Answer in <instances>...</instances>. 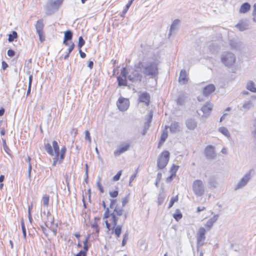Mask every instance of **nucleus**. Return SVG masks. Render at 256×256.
I'll list each match as a JSON object with an SVG mask.
<instances>
[{
    "label": "nucleus",
    "instance_id": "f3484780",
    "mask_svg": "<svg viewBox=\"0 0 256 256\" xmlns=\"http://www.w3.org/2000/svg\"><path fill=\"white\" fill-rule=\"evenodd\" d=\"M168 136V134L167 130H164L161 134L160 140H159L158 148H160L162 144H164V142L166 140Z\"/></svg>",
    "mask_w": 256,
    "mask_h": 256
},
{
    "label": "nucleus",
    "instance_id": "603ef678",
    "mask_svg": "<svg viewBox=\"0 0 256 256\" xmlns=\"http://www.w3.org/2000/svg\"><path fill=\"white\" fill-rule=\"evenodd\" d=\"M253 126L254 128V130L252 132V134H255L256 136V118L254 120Z\"/></svg>",
    "mask_w": 256,
    "mask_h": 256
},
{
    "label": "nucleus",
    "instance_id": "9b49d317",
    "mask_svg": "<svg viewBox=\"0 0 256 256\" xmlns=\"http://www.w3.org/2000/svg\"><path fill=\"white\" fill-rule=\"evenodd\" d=\"M189 78L188 74L185 70H182L180 74L178 82L182 84H186L188 82Z\"/></svg>",
    "mask_w": 256,
    "mask_h": 256
},
{
    "label": "nucleus",
    "instance_id": "69168bd1",
    "mask_svg": "<svg viewBox=\"0 0 256 256\" xmlns=\"http://www.w3.org/2000/svg\"><path fill=\"white\" fill-rule=\"evenodd\" d=\"M4 113V109L3 108H1L0 109V116H3Z\"/></svg>",
    "mask_w": 256,
    "mask_h": 256
},
{
    "label": "nucleus",
    "instance_id": "f257e3e1",
    "mask_svg": "<svg viewBox=\"0 0 256 256\" xmlns=\"http://www.w3.org/2000/svg\"><path fill=\"white\" fill-rule=\"evenodd\" d=\"M103 208L105 209L104 214L103 220L106 224V228L108 231H112V234H114L116 238L120 236L122 226L118 225V220L120 217H122L124 220L127 218V214L124 210L117 204L116 199L110 200V207L114 208L112 212H110L108 208H106V204L104 201L102 202Z\"/></svg>",
    "mask_w": 256,
    "mask_h": 256
},
{
    "label": "nucleus",
    "instance_id": "e433bc0d",
    "mask_svg": "<svg viewBox=\"0 0 256 256\" xmlns=\"http://www.w3.org/2000/svg\"><path fill=\"white\" fill-rule=\"evenodd\" d=\"M85 44V41L82 36L78 38V47L79 49L82 48V46Z\"/></svg>",
    "mask_w": 256,
    "mask_h": 256
},
{
    "label": "nucleus",
    "instance_id": "5701e85b",
    "mask_svg": "<svg viewBox=\"0 0 256 256\" xmlns=\"http://www.w3.org/2000/svg\"><path fill=\"white\" fill-rule=\"evenodd\" d=\"M218 131L224 135L227 138H230V134L228 130V128L224 126L220 127L218 128Z\"/></svg>",
    "mask_w": 256,
    "mask_h": 256
},
{
    "label": "nucleus",
    "instance_id": "1a4fd4ad",
    "mask_svg": "<svg viewBox=\"0 0 256 256\" xmlns=\"http://www.w3.org/2000/svg\"><path fill=\"white\" fill-rule=\"evenodd\" d=\"M130 105V102L128 99L124 98H118L117 102V106L118 109L121 111L126 110Z\"/></svg>",
    "mask_w": 256,
    "mask_h": 256
},
{
    "label": "nucleus",
    "instance_id": "2eb2a0df",
    "mask_svg": "<svg viewBox=\"0 0 256 256\" xmlns=\"http://www.w3.org/2000/svg\"><path fill=\"white\" fill-rule=\"evenodd\" d=\"M248 24L246 20H240L239 22L236 25V27L240 31H244L248 28Z\"/></svg>",
    "mask_w": 256,
    "mask_h": 256
},
{
    "label": "nucleus",
    "instance_id": "f03ea898",
    "mask_svg": "<svg viewBox=\"0 0 256 256\" xmlns=\"http://www.w3.org/2000/svg\"><path fill=\"white\" fill-rule=\"evenodd\" d=\"M52 146L49 143L45 145L46 152L50 156H54L56 160L62 161L64 158L66 148V146L62 148L60 152L59 146L56 141L54 140L52 142Z\"/></svg>",
    "mask_w": 256,
    "mask_h": 256
},
{
    "label": "nucleus",
    "instance_id": "f704fd0d",
    "mask_svg": "<svg viewBox=\"0 0 256 256\" xmlns=\"http://www.w3.org/2000/svg\"><path fill=\"white\" fill-rule=\"evenodd\" d=\"M27 162L28 164V176L29 178L30 177V173L32 169V166L30 162L31 158L30 156H28L27 158Z\"/></svg>",
    "mask_w": 256,
    "mask_h": 256
},
{
    "label": "nucleus",
    "instance_id": "c9c22d12",
    "mask_svg": "<svg viewBox=\"0 0 256 256\" xmlns=\"http://www.w3.org/2000/svg\"><path fill=\"white\" fill-rule=\"evenodd\" d=\"M110 196L111 198H116L118 195V190H112L109 192Z\"/></svg>",
    "mask_w": 256,
    "mask_h": 256
},
{
    "label": "nucleus",
    "instance_id": "20e7f679",
    "mask_svg": "<svg viewBox=\"0 0 256 256\" xmlns=\"http://www.w3.org/2000/svg\"><path fill=\"white\" fill-rule=\"evenodd\" d=\"M222 63L226 66L230 67L236 62V58L234 54L230 52H225L221 56Z\"/></svg>",
    "mask_w": 256,
    "mask_h": 256
},
{
    "label": "nucleus",
    "instance_id": "7ed1b4c3",
    "mask_svg": "<svg viewBox=\"0 0 256 256\" xmlns=\"http://www.w3.org/2000/svg\"><path fill=\"white\" fill-rule=\"evenodd\" d=\"M170 153L168 150H163L157 159V166L160 170L164 168L168 163Z\"/></svg>",
    "mask_w": 256,
    "mask_h": 256
},
{
    "label": "nucleus",
    "instance_id": "393cba45",
    "mask_svg": "<svg viewBox=\"0 0 256 256\" xmlns=\"http://www.w3.org/2000/svg\"><path fill=\"white\" fill-rule=\"evenodd\" d=\"M240 43L235 40H230V46L232 49L237 50L240 47Z\"/></svg>",
    "mask_w": 256,
    "mask_h": 256
},
{
    "label": "nucleus",
    "instance_id": "bb28decb",
    "mask_svg": "<svg viewBox=\"0 0 256 256\" xmlns=\"http://www.w3.org/2000/svg\"><path fill=\"white\" fill-rule=\"evenodd\" d=\"M246 88L252 92H256V88L254 83L252 81H249L247 83Z\"/></svg>",
    "mask_w": 256,
    "mask_h": 256
},
{
    "label": "nucleus",
    "instance_id": "a878e982",
    "mask_svg": "<svg viewBox=\"0 0 256 256\" xmlns=\"http://www.w3.org/2000/svg\"><path fill=\"white\" fill-rule=\"evenodd\" d=\"M216 157V154L214 150V147L209 145V160H214Z\"/></svg>",
    "mask_w": 256,
    "mask_h": 256
},
{
    "label": "nucleus",
    "instance_id": "473e14b6",
    "mask_svg": "<svg viewBox=\"0 0 256 256\" xmlns=\"http://www.w3.org/2000/svg\"><path fill=\"white\" fill-rule=\"evenodd\" d=\"M252 102L251 100L245 102L242 105V108L246 110H249L252 106Z\"/></svg>",
    "mask_w": 256,
    "mask_h": 256
},
{
    "label": "nucleus",
    "instance_id": "9d476101",
    "mask_svg": "<svg viewBox=\"0 0 256 256\" xmlns=\"http://www.w3.org/2000/svg\"><path fill=\"white\" fill-rule=\"evenodd\" d=\"M138 102L144 104L146 106L150 104V96L147 92H142L139 95Z\"/></svg>",
    "mask_w": 256,
    "mask_h": 256
},
{
    "label": "nucleus",
    "instance_id": "de8ad7c7",
    "mask_svg": "<svg viewBox=\"0 0 256 256\" xmlns=\"http://www.w3.org/2000/svg\"><path fill=\"white\" fill-rule=\"evenodd\" d=\"M96 185H97V186L98 187L100 191V192H102V193L104 192V188H103V187H102V185L101 184L100 182H97Z\"/></svg>",
    "mask_w": 256,
    "mask_h": 256
},
{
    "label": "nucleus",
    "instance_id": "6ab92c4d",
    "mask_svg": "<svg viewBox=\"0 0 256 256\" xmlns=\"http://www.w3.org/2000/svg\"><path fill=\"white\" fill-rule=\"evenodd\" d=\"M250 4L248 2H246L242 4L239 10V12L240 14H245L247 12L250 8Z\"/></svg>",
    "mask_w": 256,
    "mask_h": 256
},
{
    "label": "nucleus",
    "instance_id": "ea45409f",
    "mask_svg": "<svg viewBox=\"0 0 256 256\" xmlns=\"http://www.w3.org/2000/svg\"><path fill=\"white\" fill-rule=\"evenodd\" d=\"M152 117H153V112L151 110V111H150V112L148 114V120H147L148 126H150V124L152 120Z\"/></svg>",
    "mask_w": 256,
    "mask_h": 256
},
{
    "label": "nucleus",
    "instance_id": "423d86ee",
    "mask_svg": "<svg viewBox=\"0 0 256 256\" xmlns=\"http://www.w3.org/2000/svg\"><path fill=\"white\" fill-rule=\"evenodd\" d=\"M144 76H155L158 74V68L156 64H150L144 67L142 72Z\"/></svg>",
    "mask_w": 256,
    "mask_h": 256
},
{
    "label": "nucleus",
    "instance_id": "37998d69",
    "mask_svg": "<svg viewBox=\"0 0 256 256\" xmlns=\"http://www.w3.org/2000/svg\"><path fill=\"white\" fill-rule=\"evenodd\" d=\"M64 0H55L52 2V5L58 7L63 2Z\"/></svg>",
    "mask_w": 256,
    "mask_h": 256
},
{
    "label": "nucleus",
    "instance_id": "3c124183",
    "mask_svg": "<svg viewBox=\"0 0 256 256\" xmlns=\"http://www.w3.org/2000/svg\"><path fill=\"white\" fill-rule=\"evenodd\" d=\"M74 43L72 42V44L70 46L68 49V54H69L72 52V50H74Z\"/></svg>",
    "mask_w": 256,
    "mask_h": 256
},
{
    "label": "nucleus",
    "instance_id": "ddd939ff",
    "mask_svg": "<svg viewBox=\"0 0 256 256\" xmlns=\"http://www.w3.org/2000/svg\"><path fill=\"white\" fill-rule=\"evenodd\" d=\"M130 147V145L128 144H126L123 145H122L119 148L116 150L114 152V154L116 156H118L122 154L127 151Z\"/></svg>",
    "mask_w": 256,
    "mask_h": 256
},
{
    "label": "nucleus",
    "instance_id": "e2e57ef3",
    "mask_svg": "<svg viewBox=\"0 0 256 256\" xmlns=\"http://www.w3.org/2000/svg\"><path fill=\"white\" fill-rule=\"evenodd\" d=\"M94 66V63L92 61H90L88 62V66L90 68V69H92L93 68Z\"/></svg>",
    "mask_w": 256,
    "mask_h": 256
},
{
    "label": "nucleus",
    "instance_id": "72a5a7b5",
    "mask_svg": "<svg viewBox=\"0 0 256 256\" xmlns=\"http://www.w3.org/2000/svg\"><path fill=\"white\" fill-rule=\"evenodd\" d=\"M178 195H176V196L172 197L170 202L168 206V208H172L173 206L174 202H177L178 201Z\"/></svg>",
    "mask_w": 256,
    "mask_h": 256
},
{
    "label": "nucleus",
    "instance_id": "4d7b16f0",
    "mask_svg": "<svg viewBox=\"0 0 256 256\" xmlns=\"http://www.w3.org/2000/svg\"><path fill=\"white\" fill-rule=\"evenodd\" d=\"M128 202V199L126 198H124L122 200V206H124Z\"/></svg>",
    "mask_w": 256,
    "mask_h": 256
},
{
    "label": "nucleus",
    "instance_id": "6e6552de",
    "mask_svg": "<svg viewBox=\"0 0 256 256\" xmlns=\"http://www.w3.org/2000/svg\"><path fill=\"white\" fill-rule=\"evenodd\" d=\"M192 189L196 194H202L204 191L202 182L200 180H195L192 185Z\"/></svg>",
    "mask_w": 256,
    "mask_h": 256
},
{
    "label": "nucleus",
    "instance_id": "338daca9",
    "mask_svg": "<svg viewBox=\"0 0 256 256\" xmlns=\"http://www.w3.org/2000/svg\"><path fill=\"white\" fill-rule=\"evenodd\" d=\"M31 87L32 86H28V89L27 92H26L27 96H28L30 94Z\"/></svg>",
    "mask_w": 256,
    "mask_h": 256
},
{
    "label": "nucleus",
    "instance_id": "49530a36",
    "mask_svg": "<svg viewBox=\"0 0 256 256\" xmlns=\"http://www.w3.org/2000/svg\"><path fill=\"white\" fill-rule=\"evenodd\" d=\"M215 90V86L212 84H209V94Z\"/></svg>",
    "mask_w": 256,
    "mask_h": 256
},
{
    "label": "nucleus",
    "instance_id": "c85d7f7f",
    "mask_svg": "<svg viewBox=\"0 0 256 256\" xmlns=\"http://www.w3.org/2000/svg\"><path fill=\"white\" fill-rule=\"evenodd\" d=\"M50 196L48 194H44L42 198V201L44 206H48L49 205Z\"/></svg>",
    "mask_w": 256,
    "mask_h": 256
},
{
    "label": "nucleus",
    "instance_id": "aec40b11",
    "mask_svg": "<svg viewBox=\"0 0 256 256\" xmlns=\"http://www.w3.org/2000/svg\"><path fill=\"white\" fill-rule=\"evenodd\" d=\"M88 251V239H86L84 242V249L78 252L76 256H86Z\"/></svg>",
    "mask_w": 256,
    "mask_h": 256
},
{
    "label": "nucleus",
    "instance_id": "c756f323",
    "mask_svg": "<svg viewBox=\"0 0 256 256\" xmlns=\"http://www.w3.org/2000/svg\"><path fill=\"white\" fill-rule=\"evenodd\" d=\"M219 217L218 214H214L212 218L209 220V229L212 226L214 222H215Z\"/></svg>",
    "mask_w": 256,
    "mask_h": 256
},
{
    "label": "nucleus",
    "instance_id": "4468645a",
    "mask_svg": "<svg viewBox=\"0 0 256 256\" xmlns=\"http://www.w3.org/2000/svg\"><path fill=\"white\" fill-rule=\"evenodd\" d=\"M128 79L132 82L136 80H141L142 76L139 74L136 70L132 72V74L128 76Z\"/></svg>",
    "mask_w": 256,
    "mask_h": 256
},
{
    "label": "nucleus",
    "instance_id": "4be33fe9",
    "mask_svg": "<svg viewBox=\"0 0 256 256\" xmlns=\"http://www.w3.org/2000/svg\"><path fill=\"white\" fill-rule=\"evenodd\" d=\"M35 28L36 32L44 31V24L43 20L42 19L38 20L36 21V24H35Z\"/></svg>",
    "mask_w": 256,
    "mask_h": 256
},
{
    "label": "nucleus",
    "instance_id": "a211bd4d",
    "mask_svg": "<svg viewBox=\"0 0 256 256\" xmlns=\"http://www.w3.org/2000/svg\"><path fill=\"white\" fill-rule=\"evenodd\" d=\"M72 33L70 30H67L64 32V36L63 43L64 45L68 46V40H72Z\"/></svg>",
    "mask_w": 256,
    "mask_h": 256
},
{
    "label": "nucleus",
    "instance_id": "58836bf2",
    "mask_svg": "<svg viewBox=\"0 0 256 256\" xmlns=\"http://www.w3.org/2000/svg\"><path fill=\"white\" fill-rule=\"evenodd\" d=\"M122 174V170L118 171L117 174L112 178V180L114 182L118 181L120 180V177Z\"/></svg>",
    "mask_w": 256,
    "mask_h": 256
},
{
    "label": "nucleus",
    "instance_id": "39448f33",
    "mask_svg": "<svg viewBox=\"0 0 256 256\" xmlns=\"http://www.w3.org/2000/svg\"><path fill=\"white\" fill-rule=\"evenodd\" d=\"M251 178V174L250 172H247L244 176L238 182L234 188V190H238L244 188Z\"/></svg>",
    "mask_w": 256,
    "mask_h": 256
},
{
    "label": "nucleus",
    "instance_id": "79ce46f5",
    "mask_svg": "<svg viewBox=\"0 0 256 256\" xmlns=\"http://www.w3.org/2000/svg\"><path fill=\"white\" fill-rule=\"evenodd\" d=\"M85 139L87 140L90 144L92 142L90 133L88 130L85 131Z\"/></svg>",
    "mask_w": 256,
    "mask_h": 256
},
{
    "label": "nucleus",
    "instance_id": "a19ab883",
    "mask_svg": "<svg viewBox=\"0 0 256 256\" xmlns=\"http://www.w3.org/2000/svg\"><path fill=\"white\" fill-rule=\"evenodd\" d=\"M21 226H22V231L23 236L24 239H26V228L24 226V224L23 220H22L21 222Z\"/></svg>",
    "mask_w": 256,
    "mask_h": 256
},
{
    "label": "nucleus",
    "instance_id": "680f3d73",
    "mask_svg": "<svg viewBox=\"0 0 256 256\" xmlns=\"http://www.w3.org/2000/svg\"><path fill=\"white\" fill-rule=\"evenodd\" d=\"M0 134L2 136H4L5 134L6 130H5L4 128H0Z\"/></svg>",
    "mask_w": 256,
    "mask_h": 256
},
{
    "label": "nucleus",
    "instance_id": "c03bdc74",
    "mask_svg": "<svg viewBox=\"0 0 256 256\" xmlns=\"http://www.w3.org/2000/svg\"><path fill=\"white\" fill-rule=\"evenodd\" d=\"M134 0H130V1H129L128 2V3L126 4V7L125 8H124V10H123V12L124 13H126L127 12V11L128 10L130 6L132 5V2H133Z\"/></svg>",
    "mask_w": 256,
    "mask_h": 256
},
{
    "label": "nucleus",
    "instance_id": "0eeeda50",
    "mask_svg": "<svg viewBox=\"0 0 256 256\" xmlns=\"http://www.w3.org/2000/svg\"><path fill=\"white\" fill-rule=\"evenodd\" d=\"M127 74L128 70L126 68H122L120 70V74L116 77L118 86H126L127 85Z\"/></svg>",
    "mask_w": 256,
    "mask_h": 256
},
{
    "label": "nucleus",
    "instance_id": "bf43d9fd",
    "mask_svg": "<svg viewBox=\"0 0 256 256\" xmlns=\"http://www.w3.org/2000/svg\"><path fill=\"white\" fill-rule=\"evenodd\" d=\"M32 76L30 75L29 76V82H28V86H32Z\"/></svg>",
    "mask_w": 256,
    "mask_h": 256
},
{
    "label": "nucleus",
    "instance_id": "8fccbe9b",
    "mask_svg": "<svg viewBox=\"0 0 256 256\" xmlns=\"http://www.w3.org/2000/svg\"><path fill=\"white\" fill-rule=\"evenodd\" d=\"M162 174L161 173H158V175H157V181L156 183V186H158V182H160V180L162 179Z\"/></svg>",
    "mask_w": 256,
    "mask_h": 256
},
{
    "label": "nucleus",
    "instance_id": "cd10ccee",
    "mask_svg": "<svg viewBox=\"0 0 256 256\" xmlns=\"http://www.w3.org/2000/svg\"><path fill=\"white\" fill-rule=\"evenodd\" d=\"M218 184L217 180L215 178H211L209 180V188H216Z\"/></svg>",
    "mask_w": 256,
    "mask_h": 256
},
{
    "label": "nucleus",
    "instance_id": "864d4df0",
    "mask_svg": "<svg viewBox=\"0 0 256 256\" xmlns=\"http://www.w3.org/2000/svg\"><path fill=\"white\" fill-rule=\"evenodd\" d=\"M79 52L82 58H84L86 57V54L82 50L81 48L79 49Z\"/></svg>",
    "mask_w": 256,
    "mask_h": 256
},
{
    "label": "nucleus",
    "instance_id": "0e129e2a",
    "mask_svg": "<svg viewBox=\"0 0 256 256\" xmlns=\"http://www.w3.org/2000/svg\"><path fill=\"white\" fill-rule=\"evenodd\" d=\"M221 152L223 154H227V150L225 148H223L222 150H221Z\"/></svg>",
    "mask_w": 256,
    "mask_h": 256
},
{
    "label": "nucleus",
    "instance_id": "09e8293b",
    "mask_svg": "<svg viewBox=\"0 0 256 256\" xmlns=\"http://www.w3.org/2000/svg\"><path fill=\"white\" fill-rule=\"evenodd\" d=\"M14 54H15V52L12 50L10 49L8 50V55L9 56H10V57L14 56Z\"/></svg>",
    "mask_w": 256,
    "mask_h": 256
},
{
    "label": "nucleus",
    "instance_id": "052dcab7",
    "mask_svg": "<svg viewBox=\"0 0 256 256\" xmlns=\"http://www.w3.org/2000/svg\"><path fill=\"white\" fill-rule=\"evenodd\" d=\"M8 64L4 61L2 62V68L4 70H5L6 68H8Z\"/></svg>",
    "mask_w": 256,
    "mask_h": 256
},
{
    "label": "nucleus",
    "instance_id": "5fc2aeb1",
    "mask_svg": "<svg viewBox=\"0 0 256 256\" xmlns=\"http://www.w3.org/2000/svg\"><path fill=\"white\" fill-rule=\"evenodd\" d=\"M252 15L253 16H256V2L253 6V10L252 12Z\"/></svg>",
    "mask_w": 256,
    "mask_h": 256
},
{
    "label": "nucleus",
    "instance_id": "13d9d810",
    "mask_svg": "<svg viewBox=\"0 0 256 256\" xmlns=\"http://www.w3.org/2000/svg\"><path fill=\"white\" fill-rule=\"evenodd\" d=\"M204 210H206V208L204 207V206H198L197 208L198 212H200Z\"/></svg>",
    "mask_w": 256,
    "mask_h": 256
},
{
    "label": "nucleus",
    "instance_id": "6e6d98bb",
    "mask_svg": "<svg viewBox=\"0 0 256 256\" xmlns=\"http://www.w3.org/2000/svg\"><path fill=\"white\" fill-rule=\"evenodd\" d=\"M128 232H125L124 234H123V236H122V240H128Z\"/></svg>",
    "mask_w": 256,
    "mask_h": 256
},
{
    "label": "nucleus",
    "instance_id": "412c9836",
    "mask_svg": "<svg viewBox=\"0 0 256 256\" xmlns=\"http://www.w3.org/2000/svg\"><path fill=\"white\" fill-rule=\"evenodd\" d=\"M206 230L203 228H199L198 232V240L199 242L202 241L205 238Z\"/></svg>",
    "mask_w": 256,
    "mask_h": 256
},
{
    "label": "nucleus",
    "instance_id": "f8f14e48",
    "mask_svg": "<svg viewBox=\"0 0 256 256\" xmlns=\"http://www.w3.org/2000/svg\"><path fill=\"white\" fill-rule=\"evenodd\" d=\"M179 168L178 166H176L174 164H173L170 169V175L168 176L166 179V181L168 182H170L176 176V173Z\"/></svg>",
    "mask_w": 256,
    "mask_h": 256
},
{
    "label": "nucleus",
    "instance_id": "b1692460",
    "mask_svg": "<svg viewBox=\"0 0 256 256\" xmlns=\"http://www.w3.org/2000/svg\"><path fill=\"white\" fill-rule=\"evenodd\" d=\"M186 125L187 128L190 130H194L196 126V122L194 120L191 119L188 120L186 122Z\"/></svg>",
    "mask_w": 256,
    "mask_h": 256
},
{
    "label": "nucleus",
    "instance_id": "dca6fc26",
    "mask_svg": "<svg viewBox=\"0 0 256 256\" xmlns=\"http://www.w3.org/2000/svg\"><path fill=\"white\" fill-rule=\"evenodd\" d=\"M100 218L98 217H95L94 220V222L91 225V227L94 229L96 233L98 234L100 232Z\"/></svg>",
    "mask_w": 256,
    "mask_h": 256
},
{
    "label": "nucleus",
    "instance_id": "774afa93",
    "mask_svg": "<svg viewBox=\"0 0 256 256\" xmlns=\"http://www.w3.org/2000/svg\"><path fill=\"white\" fill-rule=\"evenodd\" d=\"M136 174H134V176H132L130 178V183L134 180V178H136Z\"/></svg>",
    "mask_w": 256,
    "mask_h": 256
},
{
    "label": "nucleus",
    "instance_id": "4c0bfd02",
    "mask_svg": "<svg viewBox=\"0 0 256 256\" xmlns=\"http://www.w3.org/2000/svg\"><path fill=\"white\" fill-rule=\"evenodd\" d=\"M37 33L38 35L40 42H44L45 40V36L44 34V31L37 32Z\"/></svg>",
    "mask_w": 256,
    "mask_h": 256
},
{
    "label": "nucleus",
    "instance_id": "7c9ffc66",
    "mask_svg": "<svg viewBox=\"0 0 256 256\" xmlns=\"http://www.w3.org/2000/svg\"><path fill=\"white\" fill-rule=\"evenodd\" d=\"M173 217L176 221L178 222L182 218V214L179 210H176V212L173 214Z\"/></svg>",
    "mask_w": 256,
    "mask_h": 256
},
{
    "label": "nucleus",
    "instance_id": "a18cd8bd",
    "mask_svg": "<svg viewBox=\"0 0 256 256\" xmlns=\"http://www.w3.org/2000/svg\"><path fill=\"white\" fill-rule=\"evenodd\" d=\"M4 180V176L1 175L0 176V190H2L4 186V184L2 183Z\"/></svg>",
    "mask_w": 256,
    "mask_h": 256
},
{
    "label": "nucleus",
    "instance_id": "2f4dec72",
    "mask_svg": "<svg viewBox=\"0 0 256 256\" xmlns=\"http://www.w3.org/2000/svg\"><path fill=\"white\" fill-rule=\"evenodd\" d=\"M18 36L17 32L16 31H12V33L8 35V40L9 42H12Z\"/></svg>",
    "mask_w": 256,
    "mask_h": 256
}]
</instances>
